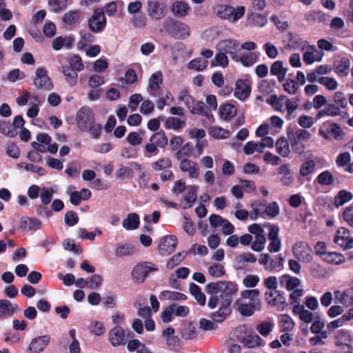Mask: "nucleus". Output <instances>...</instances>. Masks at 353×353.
Returning <instances> with one entry per match:
<instances>
[{
	"mask_svg": "<svg viewBox=\"0 0 353 353\" xmlns=\"http://www.w3.org/2000/svg\"><path fill=\"white\" fill-rule=\"evenodd\" d=\"M219 297L215 294L209 299L208 306L210 309H214L219 305V310L211 314L213 321L221 323L232 312L231 304L233 301V295L238 291V286L231 281H223Z\"/></svg>",
	"mask_w": 353,
	"mask_h": 353,
	"instance_id": "f257e3e1",
	"label": "nucleus"
},
{
	"mask_svg": "<svg viewBox=\"0 0 353 353\" xmlns=\"http://www.w3.org/2000/svg\"><path fill=\"white\" fill-rule=\"evenodd\" d=\"M75 121L78 128L89 132L92 139H97L101 137L102 125L95 123L94 114L90 108H81L77 112Z\"/></svg>",
	"mask_w": 353,
	"mask_h": 353,
	"instance_id": "f03ea898",
	"label": "nucleus"
},
{
	"mask_svg": "<svg viewBox=\"0 0 353 353\" xmlns=\"http://www.w3.org/2000/svg\"><path fill=\"white\" fill-rule=\"evenodd\" d=\"M179 100L183 101L193 114H199L205 117L208 120H214L213 115L210 110L203 101L196 100L192 96L189 94L187 90H183L179 93Z\"/></svg>",
	"mask_w": 353,
	"mask_h": 353,
	"instance_id": "7ed1b4c3",
	"label": "nucleus"
},
{
	"mask_svg": "<svg viewBox=\"0 0 353 353\" xmlns=\"http://www.w3.org/2000/svg\"><path fill=\"white\" fill-rule=\"evenodd\" d=\"M163 26L168 34L174 39H183L190 36V28L185 23L168 18L163 21Z\"/></svg>",
	"mask_w": 353,
	"mask_h": 353,
	"instance_id": "20e7f679",
	"label": "nucleus"
},
{
	"mask_svg": "<svg viewBox=\"0 0 353 353\" xmlns=\"http://www.w3.org/2000/svg\"><path fill=\"white\" fill-rule=\"evenodd\" d=\"M159 268L152 262L143 261L137 263L132 269L131 275L134 282L143 283L150 273L157 272Z\"/></svg>",
	"mask_w": 353,
	"mask_h": 353,
	"instance_id": "39448f33",
	"label": "nucleus"
},
{
	"mask_svg": "<svg viewBox=\"0 0 353 353\" xmlns=\"http://www.w3.org/2000/svg\"><path fill=\"white\" fill-rule=\"evenodd\" d=\"M245 12V9L243 6H238L234 8L229 5H219L216 10L217 17L232 23H235L240 19L244 15Z\"/></svg>",
	"mask_w": 353,
	"mask_h": 353,
	"instance_id": "423d86ee",
	"label": "nucleus"
},
{
	"mask_svg": "<svg viewBox=\"0 0 353 353\" xmlns=\"http://www.w3.org/2000/svg\"><path fill=\"white\" fill-rule=\"evenodd\" d=\"M107 24V19L104 11L101 8L94 10L92 15L88 20V27L90 32L94 33L102 32Z\"/></svg>",
	"mask_w": 353,
	"mask_h": 353,
	"instance_id": "0eeeda50",
	"label": "nucleus"
},
{
	"mask_svg": "<svg viewBox=\"0 0 353 353\" xmlns=\"http://www.w3.org/2000/svg\"><path fill=\"white\" fill-rule=\"evenodd\" d=\"M265 300L269 305L275 307L278 311H283L289 305L286 301L285 292L280 290L273 291L272 292L266 291Z\"/></svg>",
	"mask_w": 353,
	"mask_h": 353,
	"instance_id": "6e6552de",
	"label": "nucleus"
},
{
	"mask_svg": "<svg viewBox=\"0 0 353 353\" xmlns=\"http://www.w3.org/2000/svg\"><path fill=\"white\" fill-rule=\"evenodd\" d=\"M334 344L345 353L353 352V336L350 332L341 329L334 335Z\"/></svg>",
	"mask_w": 353,
	"mask_h": 353,
	"instance_id": "1a4fd4ad",
	"label": "nucleus"
},
{
	"mask_svg": "<svg viewBox=\"0 0 353 353\" xmlns=\"http://www.w3.org/2000/svg\"><path fill=\"white\" fill-rule=\"evenodd\" d=\"M319 134L325 139H330L331 137L339 140L342 137L343 130L341 126L336 123L325 122L319 130Z\"/></svg>",
	"mask_w": 353,
	"mask_h": 353,
	"instance_id": "9d476101",
	"label": "nucleus"
},
{
	"mask_svg": "<svg viewBox=\"0 0 353 353\" xmlns=\"http://www.w3.org/2000/svg\"><path fill=\"white\" fill-rule=\"evenodd\" d=\"M333 241L344 250L353 248V237L350 235V231L346 228L341 227L336 231Z\"/></svg>",
	"mask_w": 353,
	"mask_h": 353,
	"instance_id": "9b49d317",
	"label": "nucleus"
},
{
	"mask_svg": "<svg viewBox=\"0 0 353 353\" xmlns=\"http://www.w3.org/2000/svg\"><path fill=\"white\" fill-rule=\"evenodd\" d=\"M294 255L303 263H309L313 259V251L310 245L304 241H298L292 246Z\"/></svg>",
	"mask_w": 353,
	"mask_h": 353,
	"instance_id": "f8f14e48",
	"label": "nucleus"
},
{
	"mask_svg": "<svg viewBox=\"0 0 353 353\" xmlns=\"http://www.w3.org/2000/svg\"><path fill=\"white\" fill-rule=\"evenodd\" d=\"M219 52L228 54L233 61H237L238 52L240 51L239 43L235 39H224L216 45Z\"/></svg>",
	"mask_w": 353,
	"mask_h": 353,
	"instance_id": "ddd939ff",
	"label": "nucleus"
},
{
	"mask_svg": "<svg viewBox=\"0 0 353 353\" xmlns=\"http://www.w3.org/2000/svg\"><path fill=\"white\" fill-rule=\"evenodd\" d=\"M34 85L39 90H50L53 88L52 81L48 75V71L45 68L37 69Z\"/></svg>",
	"mask_w": 353,
	"mask_h": 353,
	"instance_id": "4468645a",
	"label": "nucleus"
},
{
	"mask_svg": "<svg viewBox=\"0 0 353 353\" xmlns=\"http://www.w3.org/2000/svg\"><path fill=\"white\" fill-rule=\"evenodd\" d=\"M178 243L177 238L174 235H166L160 239L158 246L159 252L161 255H168L172 253Z\"/></svg>",
	"mask_w": 353,
	"mask_h": 353,
	"instance_id": "2eb2a0df",
	"label": "nucleus"
},
{
	"mask_svg": "<svg viewBox=\"0 0 353 353\" xmlns=\"http://www.w3.org/2000/svg\"><path fill=\"white\" fill-rule=\"evenodd\" d=\"M270 228L268 239L270 243L268 246V250L270 252H278L281 250V241L279 237V228L276 225L269 223Z\"/></svg>",
	"mask_w": 353,
	"mask_h": 353,
	"instance_id": "dca6fc26",
	"label": "nucleus"
},
{
	"mask_svg": "<svg viewBox=\"0 0 353 353\" xmlns=\"http://www.w3.org/2000/svg\"><path fill=\"white\" fill-rule=\"evenodd\" d=\"M50 339L51 337L48 334L34 337L28 347V353H40L43 352L50 343Z\"/></svg>",
	"mask_w": 353,
	"mask_h": 353,
	"instance_id": "f3484780",
	"label": "nucleus"
},
{
	"mask_svg": "<svg viewBox=\"0 0 353 353\" xmlns=\"http://www.w3.org/2000/svg\"><path fill=\"white\" fill-rule=\"evenodd\" d=\"M251 94V85L248 79H239L236 81L234 97L241 101H244Z\"/></svg>",
	"mask_w": 353,
	"mask_h": 353,
	"instance_id": "a211bd4d",
	"label": "nucleus"
},
{
	"mask_svg": "<svg viewBox=\"0 0 353 353\" xmlns=\"http://www.w3.org/2000/svg\"><path fill=\"white\" fill-rule=\"evenodd\" d=\"M286 134L289 141L306 142L311 138V134L305 129L298 128L295 131L291 127H288Z\"/></svg>",
	"mask_w": 353,
	"mask_h": 353,
	"instance_id": "6ab92c4d",
	"label": "nucleus"
},
{
	"mask_svg": "<svg viewBox=\"0 0 353 353\" xmlns=\"http://www.w3.org/2000/svg\"><path fill=\"white\" fill-rule=\"evenodd\" d=\"M166 6L158 1H149L148 8V15L154 20H161L165 15Z\"/></svg>",
	"mask_w": 353,
	"mask_h": 353,
	"instance_id": "aec40b11",
	"label": "nucleus"
},
{
	"mask_svg": "<svg viewBox=\"0 0 353 353\" xmlns=\"http://www.w3.org/2000/svg\"><path fill=\"white\" fill-rule=\"evenodd\" d=\"M179 168L183 172H188V176L191 179H197L199 176V165L188 159L181 160Z\"/></svg>",
	"mask_w": 353,
	"mask_h": 353,
	"instance_id": "412c9836",
	"label": "nucleus"
},
{
	"mask_svg": "<svg viewBox=\"0 0 353 353\" xmlns=\"http://www.w3.org/2000/svg\"><path fill=\"white\" fill-rule=\"evenodd\" d=\"M19 310L17 304L12 305L7 299L0 300V319L11 316L14 313Z\"/></svg>",
	"mask_w": 353,
	"mask_h": 353,
	"instance_id": "4be33fe9",
	"label": "nucleus"
},
{
	"mask_svg": "<svg viewBox=\"0 0 353 353\" xmlns=\"http://www.w3.org/2000/svg\"><path fill=\"white\" fill-rule=\"evenodd\" d=\"M350 60L348 57H342L334 63V72L340 77H346L349 73Z\"/></svg>",
	"mask_w": 353,
	"mask_h": 353,
	"instance_id": "5701e85b",
	"label": "nucleus"
},
{
	"mask_svg": "<svg viewBox=\"0 0 353 353\" xmlns=\"http://www.w3.org/2000/svg\"><path fill=\"white\" fill-rule=\"evenodd\" d=\"M279 283L281 286L285 288L287 290L291 291L301 285V281L297 277L291 276L289 274H283L279 278Z\"/></svg>",
	"mask_w": 353,
	"mask_h": 353,
	"instance_id": "b1692460",
	"label": "nucleus"
},
{
	"mask_svg": "<svg viewBox=\"0 0 353 353\" xmlns=\"http://www.w3.org/2000/svg\"><path fill=\"white\" fill-rule=\"evenodd\" d=\"M124 330L120 326L112 328L109 332V340L113 346H119L123 343Z\"/></svg>",
	"mask_w": 353,
	"mask_h": 353,
	"instance_id": "393cba45",
	"label": "nucleus"
},
{
	"mask_svg": "<svg viewBox=\"0 0 353 353\" xmlns=\"http://www.w3.org/2000/svg\"><path fill=\"white\" fill-rule=\"evenodd\" d=\"M324 108L320 110L316 114L315 119L316 120L325 116L336 117L341 114V110H339V106L335 105L334 103H326Z\"/></svg>",
	"mask_w": 353,
	"mask_h": 353,
	"instance_id": "a878e982",
	"label": "nucleus"
},
{
	"mask_svg": "<svg viewBox=\"0 0 353 353\" xmlns=\"http://www.w3.org/2000/svg\"><path fill=\"white\" fill-rule=\"evenodd\" d=\"M189 10V5L182 1H176L174 2L171 8L173 14L179 18H183L187 16Z\"/></svg>",
	"mask_w": 353,
	"mask_h": 353,
	"instance_id": "bb28decb",
	"label": "nucleus"
},
{
	"mask_svg": "<svg viewBox=\"0 0 353 353\" xmlns=\"http://www.w3.org/2000/svg\"><path fill=\"white\" fill-rule=\"evenodd\" d=\"M289 43L287 48L292 50H304L308 46V42L303 41L299 35H294L292 32L288 33Z\"/></svg>",
	"mask_w": 353,
	"mask_h": 353,
	"instance_id": "cd10ccee",
	"label": "nucleus"
},
{
	"mask_svg": "<svg viewBox=\"0 0 353 353\" xmlns=\"http://www.w3.org/2000/svg\"><path fill=\"white\" fill-rule=\"evenodd\" d=\"M140 218L138 214L132 212L128 214L127 218L123 221V227L127 230H134L139 228Z\"/></svg>",
	"mask_w": 353,
	"mask_h": 353,
	"instance_id": "c85d7f7f",
	"label": "nucleus"
},
{
	"mask_svg": "<svg viewBox=\"0 0 353 353\" xmlns=\"http://www.w3.org/2000/svg\"><path fill=\"white\" fill-rule=\"evenodd\" d=\"M316 163L313 159L307 158L300 165L299 174L305 178L315 172Z\"/></svg>",
	"mask_w": 353,
	"mask_h": 353,
	"instance_id": "c756f323",
	"label": "nucleus"
},
{
	"mask_svg": "<svg viewBox=\"0 0 353 353\" xmlns=\"http://www.w3.org/2000/svg\"><path fill=\"white\" fill-rule=\"evenodd\" d=\"M353 199V194L352 192L346 190H341L339 191L336 195L334 198V205L336 208H339L343 205L346 203L349 202Z\"/></svg>",
	"mask_w": 353,
	"mask_h": 353,
	"instance_id": "7c9ffc66",
	"label": "nucleus"
},
{
	"mask_svg": "<svg viewBox=\"0 0 353 353\" xmlns=\"http://www.w3.org/2000/svg\"><path fill=\"white\" fill-rule=\"evenodd\" d=\"M241 296L244 299H249L250 303L258 306V310L261 309L260 290L257 289L245 290L241 292Z\"/></svg>",
	"mask_w": 353,
	"mask_h": 353,
	"instance_id": "2f4dec72",
	"label": "nucleus"
},
{
	"mask_svg": "<svg viewBox=\"0 0 353 353\" xmlns=\"http://www.w3.org/2000/svg\"><path fill=\"white\" fill-rule=\"evenodd\" d=\"M189 290L200 305H205L206 301L205 295L199 285L194 283H190L189 284Z\"/></svg>",
	"mask_w": 353,
	"mask_h": 353,
	"instance_id": "473e14b6",
	"label": "nucleus"
},
{
	"mask_svg": "<svg viewBox=\"0 0 353 353\" xmlns=\"http://www.w3.org/2000/svg\"><path fill=\"white\" fill-rule=\"evenodd\" d=\"M219 114L221 119L230 120L236 114V108L234 105L225 103L220 106Z\"/></svg>",
	"mask_w": 353,
	"mask_h": 353,
	"instance_id": "72a5a7b5",
	"label": "nucleus"
},
{
	"mask_svg": "<svg viewBox=\"0 0 353 353\" xmlns=\"http://www.w3.org/2000/svg\"><path fill=\"white\" fill-rule=\"evenodd\" d=\"M197 187L191 185L189 187L188 192L183 196V199L185 201L183 209H188L192 206L194 203L196 202L197 199Z\"/></svg>",
	"mask_w": 353,
	"mask_h": 353,
	"instance_id": "f704fd0d",
	"label": "nucleus"
},
{
	"mask_svg": "<svg viewBox=\"0 0 353 353\" xmlns=\"http://www.w3.org/2000/svg\"><path fill=\"white\" fill-rule=\"evenodd\" d=\"M289 143L284 137H281L276 141L275 143L276 151L281 156L283 157L289 156L290 153Z\"/></svg>",
	"mask_w": 353,
	"mask_h": 353,
	"instance_id": "c9c22d12",
	"label": "nucleus"
},
{
	"mask_svg": "<svg viewBox=\"0 0 353 353\" xmlns=\"http://www.w3.org/2000/svg\"><path fill=\"white\" fill-rule=\"evenodd\" d=\"M159 298L161 300L184 301L187 299V296L179 292L164 290L161 292Z\"/></svg>",
	"mask_w": 353,
	"mask_h": 353,
	"instance_id": "e433bc0d",
	"label": "nucleus"
},
{
	"mask_svg": "<svg viewBox=\"0 0 353 353\" xmlns=\"http://www.w3.org/2000/svg\"><path fill=\"white\" fill-rule=\"evenodd\" d=\"M323 259L328 263L333 265H340L345 262V256L336 252H329L325 254V256L323 257Z\"/></svg>",
	"mask_w": 353,
	"mask_h": 353,
	"instance_id": "4c0bfd02",
	"label": "nucleus"
},
{
	"mask_svg": "<svg viewBox=\"0 0 353 353\" xmlns=\"http://www.w3.org/2000/svg\"><path fill=\"white\" fill-rule=\"evenodd\" d=\"M150 141L154 142L158 147L164 148L168 145V139L165 132L161 130L159 132L154 133L151 136Z\"/></svg>",
	"mask_w": 353,
	"mask_h": 353,
	"instance_id": "58836bf2",
	"label": "nucleus"
},
{
	"mask_svg": "<svg viewBox=\"0 0 353 353\" xmlns=\"http://www.w3.org/2000/svg\"><path fill=\"white\" fill-rule=\"evenodd\" d=\"M325 327V321L322 320L319 315L314 317L310 327V331L314 334H320V333L327 334V332L323 330Z\"/></svg>",
	"mask_w": 353,
	"mask_h": 353,
	"instance_id": "ea45409f",
	"label": "nucleus"
},
{
	"mask_svg": "<svg viewBox=\"0 0 353 353\" xmlns=\"http://www.w3.org/2000/svg\"><path fill=\"white\" fill-rule=\"evenodd\" d=\"M316 181L319 185L324 186L331 185L334 181V176L329 170H325L320 173L316 177Z\"/></svg>",
	"mask_w": 353,
	"mask_h": 353,
	"instance_id": "a19ab883",
	"label": "nucleus"
},
{
	"mask_svg": "<svg viewBox=\"0 0 353 353\" xmlns=\"http://www.w3.org/2000/svg\"><path fill=\"white\" fill-rule=\"evenodd\" d=\"M62 72L65 76L66 81L71 85H74L77 82L78 74L77 70L66 66H62Z\"/></svg>",
	"mask_w": 353,
	"mask_h": 353,
	"instance_id": "79ce46f5",
	"label": "nucleus"
},
{
	"mask_svg": "<svg viewBox=\"0 0 353 353\" xmlns=\"http://www.w3.org/2000/svg\"><path fill=\"white\" fill-rule=\"evenodd\" d=\"M248 21L252 25L258 27H263L268 22L266 16L259 13L250 14L248 17Z\"/></svg>",
	"mask_w": 353,
	"mask_h": 353,
	"instance_id": "37998d69",
	"label": "nucleus"
},
{
	"mask_svg": "<svg viewBox=\"0 0 353 353\" xmlns=\"http://www.w3.org/2000/svg\"><path fill=\"white\" fill-rule=\"evenodd\" d=\"M262 341L259 335H248L243 339L242 343L248 348H254L261 345Z\"/></svg>",
	"mask_w": 353,
	"mask_h": 353,
	"instance_id": "c03bdc74",
	"label": "nucleus"
},
{
	"mask_svg": "<svg viewBox=\"0 0 353 353\" xmlns=\"http://www.w3.org/2000/svg\"><path fill=\"white\" fill-rule=\"evenodd\" d=\"M280 326L281 327V331L283 332H288L293 330L294 323L290 315L284 314L281 315Z\"/></svg>",
	"mask_w": 353,
	"mask_h": 353,
	"instance_id": "a18cd8bd",
	"label": "nucleus"
},
{
	"mask_svg": "<svg viewBox=\"0 0 353 353\" xmlns=\"http://www.w3.org/2000/svg\"><path fill=\"white\" fill-rule=\"evenodd\" d=\"M275 84L276 82L274 80H262L258 86L259 91L263 95H268L273 92V88L275 86Z\"/></svg>",
	"mask_w": 353,
	"mask_h": 353,
	"instance_id": "49530a36",
	"label": "nucleus"
},
{
	"mask_svg": "<svg viewBox=\"0 0 353 353\" xmlns=\"http://www.w3.org/2000/svg\"><path fill=\"white\" fill-rule=\"evenodd\" d=\"M185 125V121H182L180 119L174 117H169L165 122V127L167 129H173L174 130H179Z\"/></svg>",
	"mask_w": 353,
	"mask_h": 353,
	"instance_id": "de8ad7c7",
	"label": "nucleus"
},
{
	"mask_svg": "<svg viewBox=\"0 0 353 353\" xmlns=\"http://www.w3.org/2000/svg\"><path fill=\"white\" fill-rule=\"evenodd\" d=\"M208 64V61L203 59L200 57L192 59L188 63V68L189 69L194 70L196 71H203L206 68Z\"/></svg>",
	"mask_w": 353,
	"mask_h": 353,
	"instance_id": "09e8293b",
	"label": "nucleus"
},
{
	"mask_svg": "<svg viewBox=\"0 0 353 353\" xmlns=\"http://www.w3.org/2000/svg\"><path fill=\"white\" fill-rule=\"evenodd\" d=\"M211 65L214 66H222L223 68H225L229 64V60L226 55L223 52H219L216 54L214 58L211 61Z\"/></svg>",
	"mask_w": 353,
	"mask_h": 353,
	"instance_id": "8fccbe9b",
	"label": "nucleus"
},
{
	"mask_svg": "<svg viewBox=\"0 0 353 353\" xmlns=\"http://www.w3.org/2000/svg\"><path fill=\"white\" fill-rule=\"evenodd\" d=\"M256 61V55L254 52H248L239 56L236 62H241L244 66L250 67Z\"/></svg>",
	"mask_w": 353,
	"mask_h": 353,
	"instance_id": "3c124183",
	"label": "nucleus"
},
{
	"mask_svg": "<svg viewBox=\"0 0 353 353\" xmlns=\"http://www.w3.org/2000/svg\"><path fill=\"white\" fill-rule=\"evenodd\" d=\"M163 82V74L161 72H158L152 74L149 79V87L152 90H157L159 89Z\"/></svg>",
	"mask_w": 353,
	"mask_h": 353,
	"instance_id": "603ef678",
	"label": "nucleus"
},
{
	"mask_svg": "<svg viewBox=\"0 0 353 353\" xmlns=\"http://www.w3.org/2000/svg\"><path fill=\"white\" fill-rule=\"evenodd\" d=\"M209 134L215 139H225L228 137L230 132L221 127L212 126L209 128Z\"/></svg>",
	"mask_w": 353,
	"mask_h": 353,
	"instance_id": "864d4df0",
	"label": "nucleus"
},
{
	"mask_svg": "<svg viewBox=\"0 0 353 353\" xmlns=\"http://www.w3.org/2000/svg\"><path fill=\"white\" fill-rule=\"evenodd\" d=\"M80 12L78 10H70L64 14L63 21L67 25H74L79 19Z\"/></svg>",
	"mask_w": 353,
	"mask_h": 353,
	"instance_id": "5fc2aeb1",
	"label": "nucleus"
},
{
	"mask_svg": "<svg viewBox=\"0 0 353 353\" xmlns=\"http://www.w3.org/2000/svg\"><path fill=\"white\" fill-rule=\"evenodd\" d=\"M134 252V248L129 244H119L115 250V255L118 257L132 254Z\"/></svg>",
	"mask_w": 353,
	"mask_h": 353,
	"instance_id": "6e6d98bb",
	"label": "nucleus"
},
{
	"mask_svg": "<svg viewBox=\"0 0 353 353\" xmlns=\"http://www.w3.org/2000/svg\"><path fill=\"white\" fill-rule=\"evenodd\" d=\"M172 161L169 158H161L152 163V168L154 170H164L172 167Z\"/></svg>",
	"mask_w": 353,
	"mask_h": 353,
	"instance_id": "4d7b16f0",
	"label": "nucleus"
},
{
	"mask_svg": "<svg viewBox=\"0 0 353 353\" xmlns=\"http://www.w3.org/2000/svg\"><path fill=\"white\" fill-rule=\"evenodd\" d=\"M68 0H49L48 4L50 10L55 13L60 12L67 7Z\"/></svg>",
	"mask_w": 353,
	"mask_h": 353,
	"instance_id": "13d9d810",
	"label": "nucleus"
},
{
	"mask_svg": "<svg viewBox=\"0 0 353 353\" xmlns=\"http://www.w3.org/2000/svg\"><path fill=\"white\" fill-rule=\"evenodd\" d=\"M65 66L74 69L78 72L81 71L84 68L81 57L78 54H75L70 57L69 59L68 65Z\"/></svg>",
	"mask_w": 353,
	"mask_h": 353,
	"instance_id": "bf43d9fd",
	"label": "nucleus"
},
{
	"mask_svg": "<svg viewBox=\"0 0 353 353\" xmlns=\"http://www.w3.org/2000/svg\"><path fill=\"white\" fill-rule=\"evenodd\" d=\"M333 101L335 105L339 106V110L345 108L347 106V101L343 92L337 91L334 94Z\"/></svg>",
	"mask_w": 353,
	"mask_h": 353,
	"instance_id": "052dcab7",
	"label": "nucleus"
},
{
	"mask_svg": "<svg viewBox=\"0 0 353 353\" xmlns=\"http://www.w3.org/2000/svg\"><path fill=\"white\" fill-rule=\"evenodd\" d=\"M41 222L35 218H29L21 221V227L29 230H37L40 228Z\"/></svg>",
	"mask_w": 353,
	"mask_h": 353,
	"instance_id": "680f3d73",
	"label": "nucleus"
},
{
	"mask_svg": "<svg viewBox=\"0 0 353 353\" xmlns=\"http://www.w3.org/2000/svg\"><path fill=\"white\" fill-rule=\"evenodd\" d=\"M280 208L277 202L272 201L265 208L263 214L265 213L270 218H274L279 214Z\"/></svg>",
	"mask_w": 353,
	"mask_h": 353,
	"instance_id": "e2e57ef3",
	"label": "nucleus"
},
{
	"mask_svg": "<svg viewBox=\"0 0 353 353\" xmlns=\"http://www.w3.org/2000/svg\"><path fill=\"white\" fill-rule=\"evenodd\" d=\"M0 132L10 137H14L17 134L14 128L4 121H0Z\"/></svg>",
	"mask_w": 353,
	"mask_h": 353,
	"instance_id": "0e129e2a",
	"label": "nucleus"
},
{
	"mask_svg": "<svg viewBox=\"0 0 353 353\" xmlns=\"http://www.w3.org/2000/svg\"><path fill=\"white\" fill-rule=\"evenodd\" d=\"M185 253L178 252L169 259L167 263V267L170 269H173L185 259Z\"/></svg>",
	"mask_w": 353,
	"mask_h": 353,
	"instance_id": "69168bd1",
	"label": "nucleus"
},
{
	"mask_svg": "<svg viewBox=\"0 0 353 353\" xmlns=\"http://www.w3.org/2000/svg\"><path fill=\"white\" fill-rule=\"evenodd\" d=\"M283 90L290 94H295L298 89H299V85L298 83H296L293 79H287L286 81L283 84Z\"/></svg>",
	"mask_w": 353,
	"mask_h": 353,
	"instance_id": "338daca9",
	"label": "nucleus"
},
{
	"mask_svg": "<svg viewBox=\"0 0 353 353\" xmlns=\"http://www.w3.org/2000/svg\"><path fill=\"white\" fill-rule=\"evenodd\" d=\"M342 217L348 225L353 228V206L346 207L342 213Z\"/></svg>",
	"mask_w": 353,
	"mask_h": 353,
	"instance_id": "774afa93",
	"label": "nucleus"
}]
</instances>
